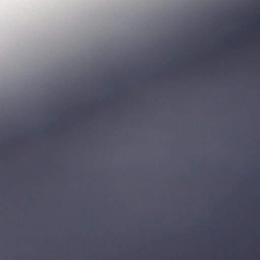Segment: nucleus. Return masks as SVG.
<instances>
[{
  "instance_id": "1",
  "label": "nucleus",
  "mask_w": 260,
  "mask_h": 260,
  "mask_svg": "<svg viewBox=\"0 0 260 260\" xmlns=\"http://www.w3.org/2000/svg\"><path fill=\"white\" fill-rule=\"evenodd\" d=\"M63 116H65L66 115H65V114H63Z\"/></svg>"
}]
</instances>
